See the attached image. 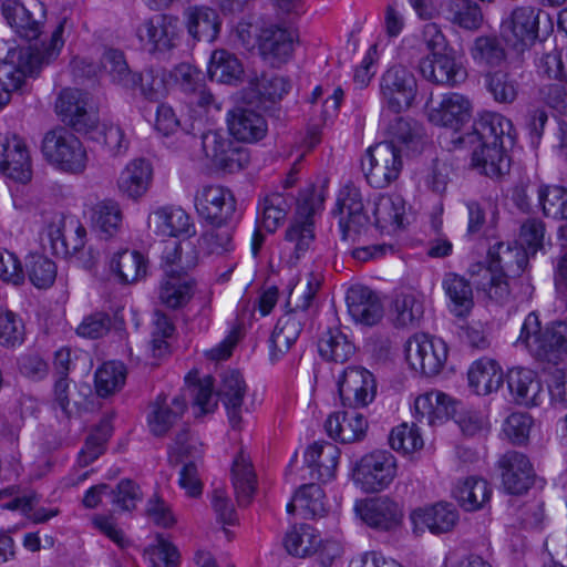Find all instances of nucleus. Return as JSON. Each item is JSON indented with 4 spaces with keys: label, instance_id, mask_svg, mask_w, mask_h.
I'll return each instance as SVG.
<instances>
[{
    "label": "nucleus",
    "instance_id": "obj_1",
    "mask_svg": "<svg viewBox=\"0 0 567 567\" xmlns=\"http://www.w3.org/2000/svg\"><path fill=\"white\" fill-rule=\"evenodd\" d=\"M319 280L311 275L305 291H291L289 305L293 308L280 317L270 337V358L277 361L289 351L299 338L303 326L311 318L312 300L319 288Z\"/></svg>",
    "mask_w": 567,
    "mask_h": 567
},
{
    "label": "nucleus",
    "instance_id": "obj_2",
    "mask_svg": "<svg viewBox=\"0 0 567 567\" xmlns=\"http://www.w3.org/2000/svg\"><path fill=\"white\" fill-rule=\"evenodd\" d=\"M66 19L60 20L54 27L48 44L43 49H22L18 54V64L3 62L0 65V85L4 92L19 90L27 76L37 75L43 65L55 59L64 45L62 34Z\"/></svg>",
    "mask_w": 567,
    "mask_h": 567
},
{
    "label": "nucleus",
    "instance_id": "obj_3",
    "mask_svg": "<svg viewBox=\"0 0 567 567\" xmlns=\"http://www.w3.org/2000/svg\"><path fill=\"white\" fill-rule=\"evenodd\" d=\"M42 153L50 164L66 173L80 174L87 164V154L81 141L63 127L44 135Z\"/></svg>",
    "mask_w": 567,
    "mask_h": 567
},
{
    "label": "nucleus",
    "instance_id": "obj_4",
    "mask_svg": "<svg viewBox=\"0 0 567 567\" xmlns=\"http://www.w3.org/2000/svg\"><path fill=\"white\" fill-rule=\"evenodd\" d=\"M368 183L384 188L395 181L402 169L401 150L391 143H378L367 151L361 161Z\"/></svg>",
    "mask_w": 567,
    "mask_h": 567
},
{
    "label": "nucleus",
    "instance_id": "obj_5",
    "mask_svg": "<svg viewBox=\"0 0 567 567\" xmlns=\"http://www.w3.org/2000/svg\"><path fill=\"white\" fill-rule=\"evenodd\" d=\"M395 475V457L386 451H373L364 455L353 470L355 484L368 493L384 489Z\"/></svg>",
    "mask_w": 567,
    "mask_h": 567
},
{
    "label": "nucleus",
    "instance_id": "obj_6",
    "mask_svg": "<svg viewBox=\"0 0 567 567\" xmlns=\"http://www.w3.org/2000/svg\"><path fill=\"white\" fill-rule=\"evenodd\" d=\"M205 156L219 169L236 173L249 163L248 151L217 131H208L200 137Z\"/></svg>",
    "mask_w": 567,
    "mask_h": 567
},
{
    "label": "nucleus",
    "instance_id": "obj_7",
    "mask_svg": "<svg viewBox=\"0 0 567 567\" xmlns=\"http://www.w3.org/2000/svg\"><path fill=\"white\" fill-rule=\"evenodd\" d=\"M513 124L498 113L486 112L477 118L472 132L465 136H458L453 142L474 146H512L514 144Z\"/></svg>",
    "mask_w": 567,
    "mask_h": 567
},
{
    "label": "nucleus",
    "instance_id": "obj_8",
    "mask_svg": "<svg viewBox=\"0 0 567 567\" xmlns=\"http://www.w3.org/2000/svg\"><path fill=\"white\" fill-rule=\"evenodd\" d=\"M416 79L403 65H393L381 78L380 90L386 106L394 113L409 109L416 95Z\"/></svg>",
    "mask_w": 567,
    "mask_h": 567
},
{
    "label": "nucleus",
    "instance_id": "obj_9",
    "mask_svg": "<svg viewBox=\"0 0 567 567\" xmlns=\"http://www.w3.org/2000/svg\"><path fill=\"white\" fill-rule=\"evenodd\" d=\"M338 391L344 406L352 409L370 404L377 394L373 374L363 367H348L338 380Z\"/></svg>",
    "mask_w": 567,
    "mask_h": 567
},
{
    "label": "nucleus",
    "instance_id": "obj_10",
    "mask_svg": "<svg viewBox=\"0 0 567 567\" xmlns=\"http://www.w3.org/2000/svg\"><path fill=\"white\" fill-rule=\"evenodd\" d=\"M406 360L412 369L426 377H434L442 370L447 359V349L440 339L416 334L406 343Z\"/></svg>",
    "mask_w": 567,
    "mask_h": 567
},
{
    "label": "nucleus",
    "instance_id": "obj_11",
    "mask_svg": "<svg viewBox=\"0 0 567 567\" xmlns=\"http://www.w3.org/2000/svg\"><path fill=\"white\" fill-rule=\"evenodd\" d=\"M298 37V32L291 28L279 24L265 25L258 34L259 53L270 65L281 66L292 58Z\"/></svg>",
    "mask_w": 567,
    "mask_h": 567
},
{
    "label": "nucleus",
    "instance_id": "obj_12",
    "mask_svg": "<svg viewBox=\"0 0 567 567\" xmlns=\"http://www.w3.org/2000/svg\"><path fill=\"white\" fill-rule=\"evenodd\" d=\"M136 35L141 42L150 45V51L168 52L179 40L178 19L171 14H155L136 28Z\"/></svg>",
    "mask_w": 567,
    "mask_h": 567
},
{
    "label": "nucleus",
    "instance_id": "obj_13",
    "mask_svg": "<svg viewBox=\"0 0 567 567\" xmlns=\"http://www.w3.org/2000/svg\"><path fill=\"white\" fill-rule=\"evenodd\" d=\"M0 172L20 183H27L32 177L28 146L16 134H0Z\"/></svg>",
    "mask_w": 567,
    "mask_h": 567
},
{
    "label": "nucleus",
    "instance_id": "obj_14",
    "mask_svg": "<svg viewBox=\"0 0 567 567\" xmlns=\"http://www.w3.org/2000/svg\"><path fill=\"white\" fill-rule=\"evenodd\" d=\"M333 215L339 217L343 240H354L369 224L361 195L355 188L346 187L339 193Z\"/></svg>",
    "mask_w": 567,
    "mask_h": 567
},
{
    "label": "nucleus",
    "instance_id": "obj_15",
    "mask_svg": "<svg viewBox=\"0 0 567 567\" xmlns=\"http://www.w3.org/2000/svg\"><path fill=\"white\" fill-rule=\"evenodd\" d=\"M87 94L79 89H64L60 92L55 111L62 122L73 127L76 132H87L96 124V117L87 109Z\"/></svg>",
    "mask_w": 567,
    "mask_h": 567
},
{
    "label": "nucleus",
    "instance_id": "obj_16",
    "mask_svg": "<svg viewBox=\"0 0 567 567\" xmlns=\"http://www.w3.org/2000/svg\"><path fill=\"white\" fill-rule=\"evenodd\" d=\"M498 464L504 488L509 494H524L534 484L535 472L525 454L509 451L499 458Z\"/></svg>",
    "mask_w": 567,
    "mask_h": 567
},
{
    "label": "nucleus",
    "instance_id": "obj_17",
    "mask_svg": "<svg viewBox=\"0 0 567 567\" xmlns=\"http://www.w3.org/2000/svg\"><path fill=\"white\" fill-rule=\"evenodd\" d=\"M147 425L150 432L156 437L165 436L177 424L187 410L184 395H176L167 401V396L159 394L148 405Z\"/></svg>",
    "mask_w": 567,
    "mask_h": 567
},
{
    "label": "nucleus",
    "instance_id": "obj_18",
    "mask_svg": "<svg viewBox=\"0 0 567 567\" xmlns=\"http://www.w3.org/2000/svg\"><path fill=\"white\" fill-rule=\"evenodd\" d=\"M198 212L214 224L226 223L235 213L233 193L223 186H207L196 197Z\"/></svg>",
    "mask_w": 567,
    "mask_h": 567
},
{
    "label": "nucleus",
    "instance_id": "obj_19",
    "mask_svg": "<svg viewBox=\"0 0 567 567\" xmlns=\"http://www.w3.org/2000/svg\"><path fill=\"white\" fill-rule=\"evenodd\" d=\"M411 519L415 532L429 529L434 535L451 532L458 522V513L454 505L445 502L433 506L417 508L412 512Z\"/></svg>",
    "mask_w": 567,
    "mask_h": 567
},
{
    "label": "nucleus",
    "instance_id": "obj_20",
    "mask_svg": "<svg viewBox=\"0 0 567 567\" xmlns=\"http://www.w3.org/2000/svg\"><path fill=\"white\" fill-rule=\"evenodd\" d=\"M419 70L424 79L436 84L454 86L466 79V70L447 54L435 53L422 58Z\"/></svg>",
    "mask_w": 567,
    "mask_h": 567
},
{
    "label": "nucleus",
    "instance_id": "obj_21",
    "mask_svg": "<svg viewBox=\"0 0 567 567\" xmlns=\"http://www.w3.org/2000/svg\"><path fill=\"white\" fill-rule=\"evenodd\" d=\"M455 412V402L439 391L419 395L414 401V419L421 425L441 424L454 416Z\"/></svg>",
    "mask_w": 567,
    "mask_h": 567
},
{
    "label": "nucleus",
    "instance_id": "obj_22",
    "mask_svg": "<svg viewBox=\"0 0 567 567\" xmlns=\"http://www.w3.org/2000/svg\"><path fill=\"white\" fill-rule=\"evenodd\" d=\"M347 306L352 319L365 326H373L383 317L381 300L364 286L355 285L348 289Z\"/></svg>",
    "mask_w": 567,
    "mask_h": 567
},
{
    "label": "nucleus",
    "instance_id": "obj_23",
    "mask_svg": "<svg viewBox=\"0 0 567 567\" xmlns=\"http://www.w3.org/2000/svg\"><path fill=\"white\" fill-rule=\"evenodd\" d=\"M35 10L37 18L18 0H6L2 3V13L9 25L28 41L38 39L42 32L44 11L41 6H37Z\"/></svg>",
    "mask_w": 567,
    "mask_h": 567
},
{
    "label": "nucleus",
    "instance_id": "obj_24",
    "mask_svg": "<svg viewBox=\"0 0 567 567\" xmlns=\"http://www.w3.org/2000/svg\"><path fill=\"white\" fill-rule=\"evenodd\" d=\"M184 24L193 40L212 43L218 38L221 21L215 9L193 6L184 11Z\"/></svg>",
    "mask_w": 567,
    "mask_h": 567
},
{
    "label": "nucleus",
    "instance_id": "obj_25",
    "mask_svg": "<svg viewBox=\"0 0 567 567\" xmlns=\"http://www.w3.org/2000/svg\"><path fill=\"white\" fill-rule=\"evenodd\" d=\"M229 133L238 141L255 143L262 140L268 131L265 117L249 107H236L228 113Z\"/></svg>",
    "mask_w": 567,
    "mask_h": 567
},
{
    "label": "nucleus",
    "instance_id": "obj_26",
    "mask_svg": "<svg viewBox=\"0 0 567 567\" xmlns=\"http://www.w3.org/2000/svg\"><path fill=\"white\" fill-rule=\"evenodd\" d=\"M539 13L540 10L532 6L516 7L502 22V29L512 34L515 43L532 44L538 38Z\"/></svg>",
    "mask_w": 567,
    "mask_h": 567
},
{
    "label": "nucleus",
    "instance_id": "obj_27",
    "mask_svg": "<svg viewBox=\"0 0 567 567\" xmlns=\"http://www.w3.org/2000/svg\"><path fill=\"white\" fill-rule=\"evenodd\" d=\"M246 392V382L238 371L228 370L220 375L216 394L226 406L229 422L234 429H238L241 423V409Z\"/></svg>",
    "mask_w": 567,
    "mask_h": 567
},
{
    "label": "nucleus",
    "instance_id": "obj_28",
    "mask_svg": "<svg viewBox=\"0 0 567 567\" xmlns=\"http://www.w3.org/2000/svg\"><path fill=\"white\" fill-rule=\"evenodd\" d=\"M324 427L332 439L339 440L341 443H354L364 439L368 421L353 409L331 414L327 419Z\"/></svg>",
    "mask_w": 567,
    "mask_h": 567
},
{
    "label": "nucleus",
    "instance_id": "obj_29",
    "mask_svg": "<svg viewBox=\"0 0 567 567\" xmlns=\"http://www.w3.org/2000/svg\"><path fill=\"white\" fill-rule=\"evenodd\" d=\"M471 117L470 101L458 94L450 93L443 96L437 107L430 111L429 118L435 125L450 127L455 132Z\"/></svg>",
    "mask_w": 567,
    "mask_h": 567
},
{
    "label": "nucleus",
    "instance_id": "obj_30",
    "mask_svg": "<svg viewBox=\"0 0 567 567\" xmlns=\"http://www.w3.org/2000/svg\"><path fill=\"white\" fill-rule=\"evenodd\" d=\"M315 239L311 220H295L287 228L280 246V258L288 266H295L300 257L308 251Z\"/></svg>",
    "mask_w": 567,
    "mask_h": 567
},
{
    "label": "nucleus",
    "instance_id": "obj_31",
    "mask_svg": "<svg viewBox=\"0 0 567 567\" xmlns=\"http://www.w3.org/2000/svg\"><path fill=\"white\" fill-rule=\"evenodd\" d=\"M361 519L370 527L389 530L399 524L401 514L396 503L377 497L355 505Z\"/></svg>",
    "mask_w": 567,
    "mask_h": 567
},
{
    "label": "nucleus",
    "instance_id": "obj_32",
    "mask_svg": "<svg viewBox=\"0 0 567 567\" xmlns=\"http://www.w3.org/2000/svg\"><path fill=\"white\" fill-rule=\"evenodd\" d=\"M507 386L516 403L525 406H537L544 398L540 380L528 369L516 368L507 374Z\"/></svg>",
    "mask_w": 567,
    "mask_h": 567
},
{
    "label": "nucleus",
    "instance_id": "obj_33",
    "mask_svg": "<svg viewBox=\"0 0 567 567\" xmlns=\"http://www.w3.org/2000/svg\"><path fill=\"white\" fill-rule=\"evenodd\" d=\"M340 457L339 447L331 442H315L308 447L305 461L311 470V478L328 482L336 475Z\"/></svg>",
    "mask_w": 567,
    "mask_h": 567
},
{
    "label": "nucleus",
    "instance_id": "obj_34",
    "mask_svg": "<svg viewBox=\"0 0 567 567\" xmlns=\"http://www.w3.org/2000/svg\"><path fill=\"white\" fill-rule=\"evenodd\" d=\"M489 265L484 267L481 264L473 265L471 267L472 275H480L484 272V276H489L494 270L507 269L512 275L516 276L524 271L526 267V254L519 249H512L509 245L504 243H497L495 246L489 248Z\"/></svg>",
    "mask_w": 567,
    "mask_h": 567
},
{
    "label": "nucleus",
    "instance_id": "obj_35",
    "mask_svg": "<svg viewBox=\"0 0 567 567\" xmlns=\"http://www.w3.org/2000/svg\"><path fill=\"white\" fill-rule=\"evenodd\" d=\"M492 489L486 480L477 476L461 478L455 484L452 495L466 512L482 509L489 502Z\"/></svg>",
    "mask_w": 567,
    "mask_h": 567
},
{
    "label": "nucleus",
    "instance_id": "obj_36",
    "mask_svg": "<svg viewBox=\"0 0 567 567\" xmlns=\"http://www.w3.org/2000/svg\"><path fill=\"white\" fill-rule=\"evenodd\" d=\"M148 227L162 237L189 234L192 224L188 214L178 207H161L148 217Z\"/></svg>",
    "mask_w": 567,
    "mask_h": 567
},
{
    "label": "nucleus",
    "instance_id": "obj_37",
    "mask_svg": "<svg viewBox=\"0 0 567 567\" xmlns=\"http://www.w3.org/2000/svg\"><path fill=\"white\" fill-rule=\"evenodd\" d=\"M507 146H475L472 153V165L481 174L499 179L509 173L511 159L505 153Z\"/></svg>",
    "mask_w": 567,
    "mask_h": 567
},
{
    "label": "nucleus",
    "instance_id": "obj_38",
    "mask_svg": "<svg viewBox=\"0 0 567 567\" xmlns=\"http://www.w3.org/2000/svg\"><path fill=\"white\" fill-rule=\"evenodd\" d=\"M196 281L189 274H165L159 287V300L171 309H178L188 303L195 292Z\"/></svg>",
    "mask_w": 567,
    "mask_h": 567
},
{
    "label": "nucleus",
    "instance_id": "obj_39",
    "mask_svg": "<svg viewBox=\"0 0 567 567\" xmlns=\"http://www.w3.org/2000/svg\"><path fill=\"white\" fill-rule=\"evenodd\" d=\"M405 214V202L396 194L380 195L373 203L375 225L389 233L401 229Z\"/></svg>",
    "mask_w": 567,
    "mask_h": 567
},
{
    "label": "nucleus",
    "instance_id": "obj_40",
    "mask_svg": "<svg viewBox=\"0 0 567 567\" xmlns=\"http://www.w3.org/2000/svg\"><path fill=\"white\" fill-rule=\"evenodd\" d=\"M468 384L478 395L497 391L503 384L504 374L501 367L492 359H480L468 370Z\"/></svg>",
    "mask_w": 567,
    "mask_h": 567
},
{
    "label": "nucleus",
    "instance_id": "obj_41",
    "mask_svg": "<svg viewBox=\"0 0 567 567\" xmlns=\"http://www.w3.org/2000/svg\"><path fill=\"white\" fill-rule=\"evenodd\" d=\"M163 260L165 274L184 276L198 265V252L190 240L184 239L166 245Z\"/></svg>",
    "mask_w": 567,
    "mask_h": 567
},
{
    "label": "nucleus",
    "instance_id": "obj_42",
    "mask_svg": "<svg viewBox=\"0 0 567 567\" xmlns=\"http://www.w3.org/2000/svg\"><path fill=\"white\" fill-rule=\"evenodd\" d=\"M151 179V165L144 159H135L121 173L117 185L121 193L128 198L137 199L147 192Z\"/></svg>",
    "mask_w": 567,
    "mask_h": 567
},
{
    "label": "nucleus",
    "instance_id": "obj_43",
    "mask_svg": "<svg viewBox=\"0 0 567 567\" xmlns=\"http://www.w3.org/2000/svg\"><path fill=\"white\" fill-rule=\"evenodd\" d=\"M320 355L336 363H346L357 352L354 343L338 327L329 328L322 333L318 342Z\"/></svg>",
    "mask_w": 567,
    "mask_h": 567
},
{
    "label": "nucleus",
    "instance_id": "obj_44",
    "mask_svg": "<svg viewBox=\"0 0 567 567\" xmlns=\"http://www.w3.org/2000/svg\"><path fill=\"white\" fill-rule=\"evenodd\" d=\"M248 85L251 99H256L265 106L266 103H276L281 100L289 90V82L274 73L250 74Z\"/></svg>",
    "mask_w": 567,
    "mask_h": 567
},
{
    "label": "nucleus",
    "instance_id": "obj_45",
    "mask_svg": "<svg viewBox=\"0 0 567 567\" xmlns=\"http://www.w3.org/2000/svg\"><path fill=\"white\" fill-rule=\"evenodd\" d=\"M231 482L239 505H248L256 491V473L250 457L240 450L231 466Z\"/></svg>",
    "mask_w": 567,
    "mask_h": 567
},
{
    "label": "nucleus",
    "instance_id": "obj_46",
    "mask_svg": "<svg viewBox=\"0 0 567 567\" xmlns=\"http://www.w3.org/2000/svg\"><path fill=\"white\" fill-rule=\"evenodd\" d=\"M208 74L219 83L235 84L241 79L244 69L234 53L220 49L212 54Z\"/></svg>",
    "mask_w": 567,
    "mask_h": 567
},
{
    "label": "nucleus",
    "instance_id": "obj_47",
    "mask_svg": "<svg viewBox=\"0 0 567 567\" xmlns=\"http://www.w3.org/2000/svg\"><path fill=\"white\" fill-rule=\"evenodd\" d=\"M110 268L123 284L135 282L146 272L143 255L128 249L116 252L110 261Z\"/></svg>",
    "mask_w": 567,
    "mask_h": 567
},
{
    "label": "nucleus",
    "instance_id": "obj_48",
    "mask_svg": "<svg viewBox=\"0 0 567 567\" xmlns=\"http://www.w3.org/2000/svg\"><path fill=\"white\" fill-rule=\"evenodd\" d=\"M388 140L382 143H391L396 148L415 151L422 138L421 125L412 118L396 117L386 130Z\"/></svg>",
    "mask_w": 567,
    "mask_h": 567
},
{
    "label": "nucleus",
    "instance_id": "obj_49",
    "mask_svg": "<svg viewBox=\"0 0 567 567\" xmlns=\"http://www.w3.org/2000/svg\"><path fill=\"white\" fill-rule=\"evenodd\" d=\"M322 538L310 525L295 526L285 537V547L291 555L307 557L318 551Z\"/></svg>",
    "mask_w": 567,
    "mask_h": 567
},
{
    "label": "nucleus",
    "instance_id": "obj_50",
    "mask_svg": "<svg viewBox=\"0 0 567 567\" xmlns=\"http://www.w3.org/2000/svg\"><path fill=\"white\" fill-rule=\"evenodd\" d=\"M112 416L104 415L92 429L85 440L84 446L80 451L79 462L82 466H87L104 453L105 444L112 435Z\"/></svg>",
    "mask_w": 567,
    "mask_h": 567
},
{
    "label": "nucleus",
    "instance_id": "obj_51",
    "mask_svg": "<svg viewBox=\"0 0 567 567\" xmlns=\"http://www.w3.org/2000/svg\"><path fill=\"white\" fill-rule=\"evenodd\" d=\"M92 224L106 237L115 235L122 224L123 214L117 202L104 199L92 208Z\"/></svg>",
    "mask_w": 567,
    "mask_h": 567
},
{
    "label": "nucleus",
    "instance_id": "obj_52",
    "mask_svg": "<svg viewBox=\"0 0 567 567\" xmlns=\"http://www.w3.org/2000/svg\"><path fill=\"white\" fill-rule=\"evenodd\" d=\"M470 53L475 63L481 66H498L505 60V50L501 41L493 35L477 37Z\"/></svg>",
    "mask_w": 567,
    "mask_h": 567
},
{
    "label": "nucleus",
    "instance_id": "obj_53",
    "mask_svg": "<svg viewBox=\"0 0 567 567\" xmlns=\"http://www.w3.org/2000/svg\"><path fill=\"white\" fill-rule=\"evenodd\" d=\"M233 228L226 223L206 230L199 238V246L207 255L224 256L234 250Z\"/></svg>",
    "mask_w": 567,
    "mask_h": 567
},
{
    "label": "nucleus",
    "instance_id": "obj_54",
    "mask_svg": "<svg viewBox=\"0 0 567 567\" xmlns=\"http://www.w3.org/2000/svg\"><path fill=\"white\" fill-rule=\"evenodd\" d=\"M443 288L453 302L457 316H462L472 309L473 291L465 278L455 274H447L443 280Z\"/></svg>",
    "mask_w": 567,
    "mask_h": 567
},
{
    "label": "nucleus",
    "instance_id": "obj_55",
    "mask_svg": "<svg viewBox=\"0 0 567 567\" xmlns=\"http://www.w3.org/2000/svg\"><path fill=\"white\" fill-rule=\"evenodd\" d=\"M101 63L113 82L127 89L136 87V74L131 72L122 51L116 49L106 50Z\"/></svg>",
    "mask_w": 567,
    "mask_h": 567
},
{
    "label": "nucleus",
    "instance_id": "obj_56",
    "mask_svg": "<svg viewBox=\"0 0 567 567\" xmlns=\"http://www.w3.org/2000/svg\"><path fill=\"white\" fill-rule=\"evenodd\" d=\"M126 370L121 362H106L95 372V389L100 396L118 391L125 383Z\"/></svg>",
    "mask_w": 567,
    "mask_h": 567
},
{
    "label": "nucleus",
    "instance_id": "obj_57",
    "mask_svg": "<svg viewBox=\"0 0 567 567\" xmlns=\"http://www.w3.org/2000/svg\"><path fill=\"white\" fill-rule=\"evenodd\" d=\"M423 312V303L414 293H400L393 300L392 313L396 326H414L421 320Z\"/></svg>",
    "mask_w": 567,
    "mask_h": 567
},
{
    "label": "nucleus",
    "instance_id": "obj_58",
    "mask_svg": "<svg viewBox=\"0 0 567 567\" xmlns=\"http://www.w3.org/2000/svg\"><path fill=\"white\" fill-rule=\"evenodd\" d=\"M447 12L454 24L466 30H477L483 22L480 6L471 0H451Z\"/></svg>",
    "mask_w": 567,
    "mask_h": 567
},
{
    "label": "nucleus",
    "instance_id": "obj_59",
    "mask_svg": "<svg viewBox=\"0 0 567 567\" xmlns=\"http://www.w3.org/2000/svg\"><path fill=\"white\" fill-rule=\"evenodd\" d=\"M538 199L546 217L567 220V189L560 186H542Z\"/></svg>",
    "mask_w": 567,
    "mask_h": 567
},
{
    "label": "nucleus",
    "instance_id": "obj_60",
    "mask_svg": "<svg viewBox=\"0 0 567 567\" xmlns=\"http://www.w3.org/2000/svg\"><path fill=\"white\" fill-rule=\"evenodd\" d=\"M540 346L544 353H537L536 358L540 360L554 361L561 353L567 352V323L555 322L544 330Z\"/></svg>",
    "mask_w": 567,
    "mask_h": 567
},
{
    "label": "nucleus",
    "instance_id": "obj_61",
    "mask_svg": "<svg viewBox=\"0 0 567 567\" xmlns=\"http://www.w3.org/2000/svg\"><path fill=\"white\" fill-rule=\"evenodd\" d=\"M324 494L322 488L315 483L305 484L296 492L298 511L309 518L322 516L326 513Z\"/></svg>",
    "mask_w": 567,
    "mask_h": 567
},
{
    "label": "nucleus",
    "instance_id": "obj_62",
    "mask_svg": "<svg viewBox=\"0 0 567 567\" xmlns=\"http://www.w3.org/2000/svg\"><path fill=\"white\" fill-rule=\"evenodd\" d=\"M419 423H413L411 426L402 423L394 427L389 436V443L395 451L404 454L413 453L423 447L424 442L420 434Z\"/></svg>",
    "mask_w": 567,
    "mask_h": 567
},
{
    "label": "nucleus",
    "instance_id": "obj_63",
    "mask_svg": "<svg viewBox=\"0 0 567 567\" xmlns=\"http://www.w3.org/2000/svg\"><path fill=\"white\" fill-rule=\"evenodd\" d=\"M25 338V329L19 316L0 307V344L6 348L21 346Z\"/></svg>",
    "mask_w": 567,
    "mask_h": 567
},
{
    "label": "nucleus",
    "instance_id": "obj_64",
    "mask_svg": "<svg viewBox=\"0 0 567 567\" xmlns=\"http://www.w3.org/2000/svg\"><path fill=\"white\" fill-rule=\"evenodd\" d=\"M262 226L267 231H275L285 220L290 203L282 194L272 193L266 196L261 204Z\"/></svg>",
    "mask_w": 567,
    "mask_h": 567
}]
</instances>
